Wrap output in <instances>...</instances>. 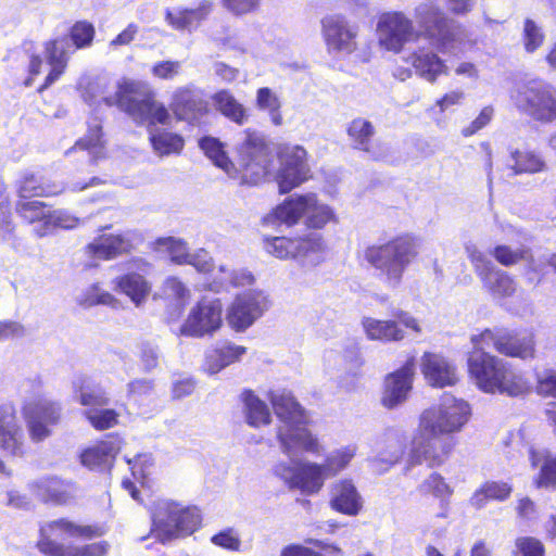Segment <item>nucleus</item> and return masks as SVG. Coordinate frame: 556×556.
I'll return each mask as SVG.
<instances>
[{
    "mask_svg": "<svg viewBox=\"0 0 556 556\" xmlns=\"http://www.w3.org/2000/svg\"><path fill=\"white\" fill-rule=\"evenodd\" d=\"M538 393L556 397V371L546 372L538 380ZM546 416L549 424L556 431V402L547 404Z\"/></svg>",
    "mask_w": 556,
    "mask_h": 556,
    "instance_id": "48",
    "label": "nucleus"
},
{
    "mask_svg": "<svg viewBox=\"0 0 556 556\" xmlns=\"http://www.w3.org/2000/svg\"><path fill=\"white\" fill-rule=\"evenodd\" d=\"M330 507L348 516H356L363 507L362 496L351 480L336 481L330 488Z\"/></svg>",
    "mask_w": 556,
    "mask_h": 556,
    "instance_id": "29",
    "label": "nucleus"
},
{
    "mask_svg": "<svg viewBox=\"0 0 556 556\" xmlns=\"http://www.w3.org/2000/svg\"><path fill=\"white\" fill-rule=\"evenodd\" d=\"M222 302L218 299L201 300L181 326L180 334L203 337L213 333L222 325Z\"/></svg>",
    "mask_w": 556,
    "mask_h": 556,
    "instance_id": "21",
    "label": "nucleus"
},
{
    "mask_svg": "<svg viewBox=\"0 0 556 556\" xmlns=\"http://www.w3.org/2000/svg\"><path fill=\"white\" fill-rule=\"evenodd\" d=\"M280 167L274 175L281 193H288L307 179L306 151L300 146L286 147L279 153Z\"/></svg>",
    "mask_w": 556,
    "mask_h": 556,
    "instance_id": "17",
    "label": "nucleus"
},
{
    "mask_svg": "<svg viewBox=\"0 0 556 556\" xmlns=\"http://www.w3.org/2000/svg\"><path fill=\"white\" fill-rule=\"evenodd\" d=\"M86 418L97 430H105L117 424L118 414L110 408H92L85 412Z\"/></svg>",
    "mask_w": 556,
    "mask_h": 556,
    "instance_id": "50",
    "label": "nucleus"
},
{
    "mask_svg": "<svg viewBox=\"0 0 556 556\" xmlns=\"http://www.w3.org/2000/svg\"><path fill=\"white\" fill-rule=\"evenodd\" d=\"M516 546L520 556H544L543 544L534 538H520Z\"/></svg>",
    "mask_w": 556,
    "mask_h": 556,
    "instance_id": "62",
    "label": "nucleus"
},
{
    "mask_svg": "<svg viewBox=\"0 0 556 556\" xmlns=\"http://www.w3.org/2000/svg\"><path fill=\"white\" fill-rule=\"evenodd\" d=\"M121 450L117 439H109L86 448L80 454L81 464L90 470H108L112 467L115 456Z\"/></svg>",
    "mask_w": 556,
    "mask_h": 556,
    "instance_id": "31",
    "label": "nucleus"
},
{
    "mask_svg": "<svg viewBox=\"0 0 556 556\" xmlns=\"http://www.w3.org/2000/svg\"><path fill=\"white\" fill-rule=\"evenodd\" d=\"M154 382L151 379H135L127 384V394L131 397H141L150 395L153 391Z\"/></svg>",
    "mask_w": 556,
    "mask_h": 556,
    "instance_id": "63",
    "label": "nucleus"
},
{
    "mask_svg": "<svg viewBox=\"0 0 556 556\" xmlns=\"http://www.w3.org/2000/svg\"><path fill=\"white\" fill-rule=\"evenodd\" d=\"M212 544L230 551L239 552L241 547V539L239 533L233 528H226L211 538Z\"/></svg>",
    "mask_w": 556,
    "mask_h": 556,
    "instance_id": "53",
    "label": "nucleus"
},
{
    "mask_svg": "<svg viewBox=\"0 0 556 556\" xmlns=\"http://www.w3.org/2000/svg\"><path fill=\"white\" fill-rule=\"evenodd\" d=\"M17 194L20 199H31L35 197H52L62 193L65 185L46 180L35 175H26L17 181Z\"/></svg>",
    "mask_w": 556,
    "mask_h": 556,
    "instance_id": "35",
    "label": "nucleus"
},
{
    "mask_svg": "<svg viewBox=\"0 0 556 556\" xmlns=\"http://www.w3.org/2000/svg\"><path fill=\"white\" fill-rule=\"evenodd\" d=\"M164 242L174 263L182 265L189 261L190 253L188 252L186 242L172 237L165 239Z\"/></svg>",
    "mask_w": 556,
    "mask_h": 556,
    "instance_id": "58",
    "label": "nucleus"
},
{
    "mask_svg": "<svg viewBox=\"0 0 556 556\" xmlns=\"http://www.w3.org/2000/svg\"><path fill=\"white\" fill-rule=\"evenodd\" d=\"M269 400L280 425L277 439L280 450L290 458V463H279L274 472L290 490L303 495L317 494L326 479L334 477L350 464L355 456L354 446H344L329 453L324 464L295 459L301 452L318 454L320 444L307 429L309 416L288 390L269 392Z\"/></svg>",
    "mask_w": 556,
    "mask_h": 556,
    "instance_id": "1",
    "label": "nucleus"
},
{
    "mask_svg": "<svg viewBox=\"0 0 556 556\" xmlns=\"http://www.w3.org/2000/svg\"><path fill=\"white\" fill-rule=\"evenodd\" d=\"M528 252L523 249L513 250L507 245H496L493 250L495 260L504 266H511L527 258Z\"/></svg>",
    "mask_w": 556,
    "mask_h": 556,
    "instance_id": "56",
    "label": "nucleus"
},
{
    "mask_svg": "<svg viewBox=\"0 0 556 556\" xmlns=\"http://www.w3.org/2000/svg\"><path fill=\"white\" fill-rule=\"evenodd\" d=\"M84 304L87 306L102 304L117 308L121 303L110 292L100 289L98 285H92L86 292Z\"/></svg>",
    "mask_w": 556,
    "mask_h": 556,
    "instance_id": "52",
    "label": "nucleus"
},
{
    "mask_svg": "<svg viewBox=\"0 0 556 556\" xmlns=\"http://www.w3.org/2000/svg\"><path fill=\"white\" fill-rule=\"evenodd\" d=\"M268 308V300L264 292L251 290L236 298L230 306L227 319L237 331L249 328Z\"/></svg>",
    "mask_w": 556,
    "mask_h": 556,
    "instance_id": "20",
    "label": "nucleus"
},
{
    "mask_svg": "<svg viewBox=\"0 0 556 556\" xmlns=\"http://www.w3.org/2000/svg\"><path fill=\"white\" fill-rule=\"evenodd\" d=\"M90 527L76 526L65 519L53 520L40 528V540L37 543L39 551L52 556H101L105 554L108 544L98 542L83 547H65L56 542L65 536H92Z\"/></svg>",
    "mask_w": 556,
    "mask_h": 556,
    "instance_id": "7",
    "label": "nucleus"
},
{
    "mask_svg": "<svg viewBox=\"0 0 556 556\" xmlns=\"http://www.w3.org/2000/svg\"><path fill=\"white\" fill-rule=\"evenodd\" d=\"M513 486L504 481H485L470 497V504L477 509L483 508L489 501L504 502L509 498Z\"/></svg>",
    "mask_w": 556,
    "mask_h": 556,
    "instance_id": "39",
    "label": "nucleus"
},
{
    "mask_svg": "<svg viewBox=\"0 0 556 556\" xmlns=\"http://www.w3.org/2000/svg\"><path fill=\"white\" fill-rule=\"evenodd\" d=\"M466 251L480 279L495 268L488 255L475 245H467Z\"/></svg>",
    "mask_w": 556,
    "mask_h": 556,
    "instance_id": "55",
    "label": "nucleus"
},
{
    "mask_svg": "<svg viewBox=\"0 0 556 556\" xmlns=\"http://www.w3.org/2000/svg\"><path fill=\"white\" fill-rule=\"evenodd\" d=\"M78 224L79 219L68 211L54 210L50 211L49 215H47L46 224H41L35 231L39 237H43L55 228L73 229Z\"/></svg>",
    "mask_w": 556,
    "mask_h": 556,
    "instance_id": "45",
    "label": "nucleus"
},
{
    "mask_svg": "<svg viewBox=\"0 0 556 556\" xmlns=\"http://www.w3.org/2000/svg\"><path fill=\"white\" fill-rule=\"evenodd\" d=\"M170 109L178 119L190 125H200L210 112L204 91L193 85L179 87L174 91Z\"/></svg>",
    "mask_w": 556,
    "mask_h": 556,
    "instance_id": "18",
    "label": "nucleus"
},
{
    "mask_svg": "<svg viewBox=\"0 0 556 556\" xmlns=\"http://www.w3.org/2000/svg\"><path fill=\"white\" fill-rule=\"evenodd\" d=\"M419 491L425 494L431 493L442 500L452 493L444 478L435 472L430 475V477L419 485Z\"/></svg>",
    "mask_w": 556,
    "mask_h": 556,
    "instance_id": "54",
    "label": "nucleus"
},
{
    "mask_svg": "<svg viewBox=\"0 0 556 556\" xmlns=\"http://www.w3.org/2000/svg\"><path fill=\"white\" fill-rule=\"evenodd\" d=\"M517 110L541 124L556 122V87L543 79L521 85L513 97Z\"/></svg>",
    "mask_w": 556,
    "mask_h": 556,
    "instance_id": "10",
    "label": "nucleus"
},
{
    "mask_svg": "<svg viewBox=\"0 0 556 556\" xmlns=\"http://www.w3.org/2000/svg\"><path fill=\"white\" fill-rule=\"evenodd\" d=\"M211 1L203 0L194 9H167L165 12L166 22L177 30H188L191 33L206 20L212 12Z\"/></svg>",
    "mask_w": 556,
    "mask_h": 556,
    "instance_id": "30",
    "label": "nucleus"
},
{
    "mask_svg": "<svg viewBox=\"0 0 556 556\" xmlns=\"http://www.w3.org/2000/svg\"><path fill=\"white\" fill-rule=\"evenodd\" d=\"M421 371L432 387L443 388L457 381L455 366L439 354L425 353L421 358Z\"/></svg>",
    "mask_w": 556,
    "mask_h": 556,
    "instance_id": "27",
    "label": "nucleus"
},
{
    "mask_svg": "<svg viewBox=\"0 0 556 556\" xmlns=\"http://www.w3.org/2000/svg\"><path fill=\"white\" fill-rule=\"evenodd\" d=\"M81 97L91 108L98 109L101 104L106 108L117 106L132 118L147 119L154 116L161 122L167 118L165 105L154 99L153 92L135 81H124L109 90L103 79L91 80L84 87Z\"/></svg>",
    "mask_w": 556,
    "mask_h": 556,
    "instance_id": "5",
    "label": "nucleus"
},
{
    "mask_svg": "<svg viewBox=\"0 0 556 556\" xmlns=\"http://www.w3.org/2000/svg\"><path fill=\"white\" fill-rule=\"evenodd\" d=\"M407 444V438L399 432L388 433L384 439V445L378 451L375 458L371 459L374 465L384 464L386 468L379 469V472L386 471L389 467L399 463L404 455Z\"/></svg>",
    "mask_w": 556,
    "mask_h": 556,
    "instance_id": "38",
    "label": "nucleus"
},
{
    "mask_svg": "<svg viewBox=\"0 0 556 556\" xmlns=\"http://www.w3.org/2000/svg\"><path fill=\"white\" fill-rule=\"evenodd\" d=\"M455 445L452 437L424 429V433L415 438L408 457V468L421 463L429 467L440 466L450 455Z\"/></svg>",
    "mask_w": 556,
    "mask_h": 556,
    "instance_id": "15",
    "label": "nucleus"
},
{
    "mask_svg": "<svg viewBox=\"0 0 556 556\" xmlns=\"http://www.w3.org/2000/svg\"><path fill=\"white\" fill-rule=\"evenodd\" d=\"M101 129L99 123L89 125L88 135L79 139L73 148L66 151V154L70 155L77 150L86 151L89 162L98 164L104 157Z\"/></svg>",
    "mask_w": 556,
    "mask_h": 556,
    "instance_id": "41",
    "label": "nucleus"
},
{
    "mask_svg": "<svg viewBox=\"0 0 556 556\" xmlns=\"http://www.w3.org/2000/svg\"><path fill=\"white\" fill-rule=\"evenodd\" d=\"M417 34L413 21L403 12H384L379 16L377 35L379 45L388 51L400 52Z\"/></svg>",
    "mask_w": 556,
    "mask_h": 556,
    "instance_id": "16",
    "label": "nucleus"
},
{
    "mask_svg": "<svg viewBox=\"0 0 556 556\" xmlns=\"http://www.w3.org/2000/svg\"><path fill=\"white\" fill-rule=\"evenodd\" d=\"M23 413L31 440L40 442L50 435L49 426L59 422L61 406L56 402L40 397L27 402L24 405Z\"/></svg>",
    "mask_w": 556,
    "mask_h": 556,
    "instance_id": "19",
    "label": "nucleus"
},
{
    "mask_svg": "<svg viewBox=\"0 0 556 556\" xmlns=\"http://www.w3.org/2000/svg\"><path fill=\"white\" fill-rule=\"evenodd\" d=\"M163 291L165 295L175 298L180 305H185L186 300L189 296V290L176 277L166 278L164 281Z\"/></svg>",
    "mask_w": 556,
    "mask_h": 556,
    "instance_id": "57",
    "label": "nucleus"
},
{
    "mask_svg": "<svg viewBox=\"0 0 556 556\" xmlns=\"http://www.w3.org/2000/svg\"><path fill=\"white\" fill-rule=\"evenodd\" d=\"M137 123L147 124L149 139L154 152L161 156L169 154H178L185 146L184 138L175 132L167 131L157 127L160 125H168L172 121L169 112L167 111V118L164 122L157 121L154 116L147 119L134 118Z\"/></svg>",
    "mask_w": 556,
    "mask_h": 556,
    "instance_id": "26",
    "label": "nucleus"
},
{
    "mask_svg": "<svg viewBox=\"0 0 556 556\" xmlns=\"http://www.w3.org/2000/svg\"><path fill=\"white\" fill-rule=\"evenodd\" d=\"M470 416L469 405L452 394H444L438 406L424 412L421 424L426 431L450 434L459 431Z\"/></svg>",
    "mask_w": 556,
    "mask_h": 556,
    "instance_id": "12",
    "label": "nucleus"
},
{
    "mask_svg": "<svg viewBox=\"0 0 556 556\" xmlns=\"http://www.w3.org/2000/svg\"><path fill=\"white\" fill-rule=\"evenodd\" d=\"M255 104L260 111L268 113L274 125L280 126L282 124L280 112L282 104L279 97L270 88L262 87L257 89Z\"/></svg>",
    "mask_w": 556,
    "mask_h": 556,
    "instance_id": "44",
    "label": "nucleus"
},
{
    "mask_svg": "<svg viewBox=\"0 0 556 556\" xmlns=\"http://www.w3.org/2000/svg\"><path fill=\"white\" fill-rule=\"evenodd\" d=\"M494 109L492 106L483 108L479 115L467 126L462 129L464 137H470L484 128L493 118Z\"/></svg>",
    "mask_w": 556,
    "mask_h": 556,
    "instance_id": "59",
    "label": "nucleus"
},
{
    "mask_svg": "<svg viewBox=\"0 0 556 556\" xmlns=\"http://www.w3.org/2000/svg\"><path fill=\"white\" fill-rule=\"evenodd\" d=\"M212 100L216 110L231 122L243 125L248 121V110L228 90L217 91Z\"/></svg>",
    "mask_w": 556,
    "mask_h": 556,
    "instance_id": "40",
    "label": "nucleus"
},
{
    "mask_svg": "<svg viewBox=\"0 0 556 556\" xmlns=\"http://www.w3.org/2000/svg\"><path fill=\"white\" fill-rule=\"evenodd\" d=\"M391 316L393 318L389 320L364 317L362 326L367 338L369 340L389 343L402 341L405 338L404 328L420 332L418 321L409 313L395 309L392 312Z\"/></svg>",
    "mask_w": 556,
    "mask_h": 556,
    "instance_id": "14",
    "label": "nucleus"
},
{
    "mask_svg": "<svg viewBox=\"0 0 556 556\" xmlns=\"http://www.w3.org/2000/svg\"><path fill=\"white\" fill-rule=\"evenodd\" d=\"M130 242L122 235H101L87 245V253L93 258L111 260L127 252Z\"/></svg>",
    "mask_w": 556,
    "mask_h": 556,
    "instance_id": "34",
    "label": "nucleus"
},
{
    "mask_svg": "<svg viewBox=\"0 0 556 556\" xmlns=\"http://www.w3.org/2000/svg\"><path fill=\"white\" fill-rule=\"evenodd\" d=\"M74 393L78 402L84 406H106L110 403L104 389L89 379L74 382Z\"/></svg>",
    "mask_w": 556,
    "mask_h": 556,
    "instance_id": "43",
    "label": "nucleus"
},
{
    "mask_svg": "<svg viewBox=\"0 0 556 556\" xmlns=\"http://www.w3.org/2000/svg\"><path fill=\"white\" fill-rule=\"evenodd\" d=\"M302 216H306L309 228L320 229L333 217V213L329 206L319 204L314 193L291 195L273 212V217L287 226L296 224Z\"/></svg>",
    "mask_w": 556,
    "mask_h": 556,
    "instance_id": "11",
    "label": "nucleus"
},
{
    "mask_svg": "<svg viewBox=\"0 0 556 556\" xmlns=\"http://www.w3.org/2000/svg\"><path fill=\"white\" fill-rule=\"evenodd\" d=\"M26 328L16 320H0V342L25 337Z\"/></svg>",
    "mask_w": 556,
    "mask_h": 556,
    "instance_id": "60",
    "label": "nucleus"
},
{
    "mask_svg": "<svg viewBox=\"0 0 556 556\" xmlns=\"http://www.w3.org/2000/svg\"><path fill=\"white\" fill-rule=\"evenodd\" d=\"M472 350L468 353V371L476 386L485 393L518 396L530 389L527 379L514 371L504 359L490 354V346L505 356L522 359L534 356V338L530 332L518 333L505 328L484 329L470 338Z\"/></svg>",
    "mask_w": 556,
    "mask_h": 556,
    "instance_id": "2",
    "label": "nucleus"
},
{
    "mask_svg": "<svg viewBox=\"0 0 556 556\" xmlns=\"http://www.w3.org/2000/svg\"><path fill=\"white\" fill-rule=\"evenodd\" d=\"M201 523L195 507H182L167 500L155 503L152 513V531L163 543L177 536L190 535Z\"/></svg>",
    "mask_w": 556,
    "mask_h": 556,
    "instance_id": "9",
    "label": "nucleus"
},
{
    "mask_svg": "<svg viewBox=\"0 0 556 556\" xmlns=\"http://www.w3.org/2000/svg\"><path fill=\"white\" fill-rule=\"evenodd\" d=\"M419 240L408 233L397 236L383 244H374L365 250V260L379 271L383 282L396 288L402 282L407 267L419 253Z\"/></svg>",
    "mask_w": 556,
    "mask_h": 556,
    "instance_id": "6",
    "label": "nucleus"
},
{
    "mask_svg": "<svg viewBox=\"0 0 556 556\" xmlns=\"http://www.w3.org/2000/svg\"><path fill=\"white\" fill-rule=\"evenodd\" d=\"M481 281L494 299H506L516 292L515 280L506 271L496 267L481 278Z\"/></svg>",
    "mask_w": 556,
    "mask_h": 556,
    "instance_id": "42",
    "label": "nucleus"
},
{
    "mask_svg": "<svg viewBox=\"0 0 556 556\" xmlns=\"http://www.w3.org/2000/svg\"><path fill=\"white\" fill-rule=\"evenodd\" d=\"M418 38L430 47L418 46L407 58L418 76L433 83L440 75L447 74L445 62L438 55L455 54L462 42V25L435 3L424 2L415 8Z\"/></svg>",
    "mask_w": 556,
    "mask_h": 556,
    "instance_id": "3",
    "label": "nucleus"
},
{
    "mask_svg": "<svg viewBox=\"0 0 556 556\" xmlns=\"http://www.w3.org/2000/svg\"><path fill=\"white\" fill-rule=\"evenodd\" d=\"M0 450L15 457L25 453L24 432L10 404L0 406Z\"/></svg>",
    "mask_w": 556,
    "mask_h": 556,
    "instance_id": "25",
    "label": "nucleus"
},
{
    "mask_svg": "<svg viewBox=\"0 0 556 556\" xmlns=\"http://www.w3.org/2000/svg\"><path fill=\"white\" fill-rule=\"evenodd\" d=\"M264 249L277 258H292L302 266H316L323 260V243L320 237L315 233L303 238H267L264 241Z\"/></svg>",
    "mask_w": 556,
    "mask_h": 556,
    "instance_id": "13",
    "label": "nucleus"
},
{
    "mask_svg": "<svg viewBox=\"0 0 556 556\" xmlns=\"http://www.w3.org/2000/svg\"><path fill=\"white\" fill-rule=\"evenodd\" d=\"M189 261L186 264H190L197 268V270L201 273H208L212 269V260L208 256V253L200 249L194 253H190Z\"/></svg>",
    "mask_w": 556,
    "mask_h": 556,
    "instance_id": "64",
    "label": "nucleus"
},
{
    "mask_svg": "<svg viewBox=\"0 0 556 556\" xmlns=\"http://www.w3.org/2000/svg\"><path fill=\"white\" fill-rule=\"evenodd\" d=\"M415 359H407L396 371L386 378L382 404L391 409L403 403L412 389Z\"/></svg>",
    "mask_w": 556,
    "mask_h": 556,
    "instance_id": "24",
    "label": "nucleus"
},
{
    "mask_svg": "<svg viewBox=\"0 0 556 556\" xmlns=\"http://www.w3.org/2000/svg\"><path fill=\"white\" fill-rule=\"evenodd\" d=\"M181 63L179 61H161L152 66L151 72L157 78L173 79L178 75Z\"/></svg>",
    "mask_w": 556,
    "mask_h": 556,
    "instance_id": "61",
    "label": "nucleus"
},
{
    "mask_svg": "<svg viewBox=\"0 0 556 556\" xmlns=\"http://www.w3.org/2000/svg\"><path fill=\"white\" fill-rule=\"evenodd\" d=\"M510 161L507 166L511 169L513 175L538 174L546 172L548 166L544 157L533 150L510 151Z\"/></svg>",
    "mask_w": 556,
    "mask_h": 556,
    "instance_id": "37",
    "label": "nucleus"
},
{
    "mask_svg": "<svg viewBox=\"0 0 556 556\" xmlns=\"http://www.w3.org/2000/svg\"><path fill=\"white\" fill-rule=\"evenodd\" d=\"M29 492L43 503L65 504L72 498V485L58 477L48 476L28 483Z\"/></svg>",
    "mask_w": 556,
    "mask_h": 556,
    "instance_id": "28",
    "label": "nucleus"
},
{
    "mask_svg": "<svg viewBox=\"0 0 556 556\" xmlns=\"http://www.w3.org/2000/svg\"><path fill=\"white\" fill-rule=\"evenodd\" d=\"M529 459L533 468H540L534 480L538 488L556 490V455L544 448L529 450Z\"/></svg>",
    "mask_w": 556,
    "mask_h": 556,
    "instance_id": "33",
    "label": "nucleus"
},
{
    "mask_svg": "<svg viewBox=\"0 0 556 556\" xmlns=\"http://www.w3.org/2000/svg\"><path fill=\"white\" fill-rule=\"evenodd\" d=\"M94 37V27L87 21L76 22L70 29V34L50 40L46 43V56L51 71L39 88L42 91L51 86L63 74L70 55L76 49H85L91 46Z\"/></svg>",
    "mask_w": 556,
    "mask_h": 556,
    "instance_id": "8",
    "label": "nucleus"
},
{
    "mask_svg": "<svg viewBox=\"0 0 556 556\" xmlns=\"http://www.w3.org/2000/svg\"><path fill=\"white\" fill-rule=\"evenodd\" d=\"M245 353V348L230 342L217 343L213 348V357H219L224 368L237 362Z\"/></svg>",
    "mask_w": 556,
    "mask_h": 556,
    "instance_id": "51",
    "label": "nucleus"
},
{
    "mask_svg": "<svg viewBox=\"0 0 556 556\" xmlns=\"http://www.w3.org/2000/svg\"><path fill=\"white\" fill-rule=\"evenodd\" d=\"M323 34L328 51L334 54H351L356 49V31L341 15L326 16L321 21Z\"/></svg>",
    "mask_w": 556,
    "mask_h": 556,
    "instance_id": "22",
    "label": "nucleus"
},
{
    "mask_svg": "<svg viewBox=\"0 0 556 556\" xmlns=\"http://www.w3.org/2000/svg\"><path fill=\"white\" fill-rule=\"evenodd\" d=\"M113 289L127 295L136 306H140L151 292V285L140 273H126L113 279Z\"/></svg>",
    "mask_w": 556,
    "mask_h": 556,
    "instance_id": "32",
    "label": "nucleus"
},
{
    "mask_svg": "<svg viewBox=\"0 0 556 556\" xmlns=\"http://www.w3.org/2000/svg\"><path fill=\"white\" fill-rule=\"evenodd\" d=\"M349 139L354 149L364 151L375 161L386 160L389 155V147L382 142L371 144V139L376 134V129L371 122L357 117L354 118L346 129Z\"/></svg>",
    "mask_w": 556,
    "mask_h": 556,
    "instance_id": "23",
    "label": "nucleus"
},
{
    "mask_svg": "<svg viewBox=\"0 0 556 556\" xmlns=\"http://www.w3.org/2000/svg\"><path fill=\"white\" fill-rule=\"evenodd\" d=\"M199 146L214 165L224 169L229 177L240 179L241 185L256 186L274 173L275 154L260 132H245L237 148L238 168L217 138L203 137Z\"/></svg>",
    "mask_w": 556,
    "mask_h": 556,
    "instance_id": "4",
    "label": "nucleus"
},
{
    "mask_svg": "<svg viewBox=\"0 0 556 556\" xmlns=\"http://www.w3.org/2000/svg\"><path fill=\"white\" fill-rule=\"evenodd\" d=\"M137 357L143 372L156 369L162 359L160 346L152 341H142L137 345Z\"/></svg>",
    "mask_w": 556,
    "mask_h": 556,
    "instance_id": "47",
    "label": "nucleus"
},
{
    "mask_svg": "<svg viewBox=\"0 0 556 556\" xmlns=\"http://www.w3.org/2000/svg\"><path fill=\"white\" fill-rule=\"evenodd\" d=\"M16 213L28 223L42 222L46 224L50 210L45 202L20 199L15 204Z\"/></svg>",
    "mask_w": 556,
    "mask_h": 556,
    "instance_id": "46",
    "label": "nucleus"
},
{
    "mask_svg": "<svg viewBox=\"0 0 556 556\" xmlns=\"http://www.w3.org/2000/svg\"><path fill=\"white\" fill-rule=\"evenodd\" d=\"M240 397L244 420L250 427L260 428L270 424L271 415L267 404L253 391L244 390Z\"/></svg>",
    "mask_w": 556,
    "mask_h": 556,
    "instance_id": "36",
    "label": "nucleus"
},
{
    "mask_svg": "<svg viewBox=\"0 0 556 556\" xmlns=\"http://www.w3.org/2000/svg\"><path fill=\"white\" fill-rule=\"evenodd\" d=\"M523 46L528 53L536 51L545 39L542 28L531 18H526L522 31Z\"/></svg>",
    "mask_w": 556,
    "mask_h": 556,
    "instance_id": "49",
    "label": "nucleus"
}]
</instances>
